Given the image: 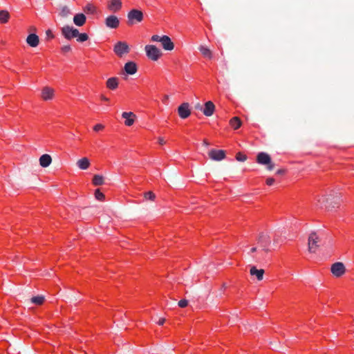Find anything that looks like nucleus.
<instances>
[{
	"label": "nucleus",
	"mask_w": 354,
	"mask_h": 354,
	"mask_svg": "<svg viewBox=\"0 0 354 354\" xmlns=\"http://www.w3.org/2000/svg\"><path fill=\"white\" fill-rule=\"evenodd\" d=\"M321 239L315 232L310 233L308 238V250L310 253H315L320 247Z\"/></svg>",
	"instance_id": "obj_1"
},
{
	"label": "nucleus",
	"mask_w": 354,
	"mask_h": 354,
	"mask_svg": "<svg viewBox=\"0 0 354 354\" xmlns=\"http://www.w3.org/2000/svg\"><path fill=\"white\" fill-rule=\"evenodd\" d=\"M144 18L143 12L137 9L130 10L127 14V24L133 26L137 23H140Z\"/></svg>",
	"instance_id": "obj_2"
},
{
	"label": "nucleus",
	"mask_w": 354,
	"mask_h": 354,
	"mask_svg": "<svg viewBox=\"0 0 354 354\" xmlns=\"http://www.w3.org/2000/svg\"><path fill=\"white\" fill-rule=\"evenodd\" d=\"M340 200V194L338 193H333L328 196H323L322 203H326V207L328 209H333L335 205L339 204Z\"/></svg>",
	"instance_id": "obj_3"
},
{
	"label": "nucleus",
	"mask_w": 354,
	"mask_h": 354,
	"mask_svg": "<svg viewBox=\"0 0 354 354\" xmlns=\"http://www.w3.org/2000/svg\"><path fill=\"white\" fill-rule=\"evenodd\" d=\"M145 50L147 57L152 61H157L162 55L161 50L154 45H147Z\"/></svg>",
	"instance_id": "obj_4"
},
{
	"label": "nucleus",
	"mask_w": 354,
	"mask_h": 354,
	"mask_svg": "<svg viewBox=\"0 0 354 354\" xmlns=\"http://www.w3.org/2000/svg\"><path fill=\"white\" fill-rule=\"evenodd\" d=\"M257 162L263 165H267V169L272 171L274 168V164L272 162L270 156L265 152H260L257 156Z\"/></svg>",
	"instance_id": "obj_5"
},
{
	"label": "nucleus",
	"mask_w": 354,
	"mask_h": 354,
	"mask_svg": "<svg viewBox=\"0 0 354 354\" xmlns=\"http://www.w3.org/2000/svg\"><path fill=\"white\" fill-rule=\"evenodd\" d=\"M129 51V46L125 41H118L113 46V52L119 57H122L124 55L128 54Z\"/></svg>",
	"instance_id": "obj_6"
},
{
	"label": "nucleus",
	"mask_w": 354,
	"mask_h": 354,
	"mask_svg": "<svg viewBox=\"0 0 354 354\" xmlns=\"http://www.w3.org/2000/svg\"><path fill=\"white\" fill-rule=\"evenodd\" d=\"M257 241L260 247L262 248V250L266 252H268L270 251L269 245L271 243V241L268 234L263 232L260 233L258 236Z\"/></svg>",
	"instance_id": "obj_7"
},
{
	"label": "nucleus",
	"mask_w": 354,
	"mask_h": 354,
	"mask_svg": "<svg viewBox=\"0 0 354 354\" xmlns=\"http://www.w3.org/2000/svg\"><path fill=\"white\" fill-rule=\"evenodd\" d=\"M62 35L68 40L77 37L79 35V30L73 26H65L62 28Z\"/></svg>",
	"instance_id": "obj_8"
},
{
	"label": "nucleus",
	"mask_w": 354,
	"mask_h": 354,
	"mask_svg": "<svg viewBox=\"0 0 354 354\" xmlns=\"http://www.w3.org/2000/svg\"><path fill=\"white\" fill-rule=\"evenodd\" d=\"M332 274L336 277H340L346 272V268L343 263L336 262L330 268Z\"/></svg>",
	"instance_id": "obj_9"
},
{
	"label": "nucleus",
	"mask_w": 354,
	"mask_h": 354,
	"mask_svg": "<svg viewBox=\"0 0 354 354\" xmlns=\"http://www.w3.org/2000/svg\"><path fill=\"white\" fill-rule=\"evenodd\" d=\"M209 158L214 161H221L225 158V151L212 149L208 152Z\"/></svg>",
	"instance_id": "obj_10"
},
{
	"label": "nucleus",
	"mask_w": 354,
	"mask_h": 354,
	"mask_svg": "<svg viewBox=\"0 0 354 354\" xmlns=\"http://www.w3.org/2000/svg\"><path fill=\"white\" fill-rule=\"evenodd\" d=\"M104 23L106 27L115 29L119 26L120 20L115 15H109L105 19Z\"/></svg>",
	"instance_id": "obj_11"
},
{
	"label": "nucleus",
	"mask_w": 354,
	"mask_h": 354,
	"mask_svg": "<svg viewBox=\"0 0 354 354\" xmlns=\"http://www.w3.org/2000/svg\"><path fill=\"white\" fill-rule=\"evenodd\" d=\"M189 107V104L187 102H184L178 106V113L180 118L185 119L190 115L191 111Z\"/></svg>",
	"instance_id": "obj_12"
},
{
	"label": "nucleus",
	"mask_w": 354,
	"mask_h": 354,
	"mask_svg": "<svg viewBox=\"0 0 354 354\" xmlns=\"http://www.w3.org/2000/svg\"><path fill=\"white\" fill-rule=\"evenodd\" d=\"M55 96V90L53 88L45 86L41 92V97L44 101H48L53 99Z\"/></svg>",
	"instance_id": "obj_13"
},
{
	"label": "nucleus",
	"mask_w": 354,
	"mask_h": 354,
	"mask_svg": "<svg viewBox=\"0 0 354 354\" xmlns=\"http://www.w3.org/2000/svg\"><path fill=\"white\" fill-rule=\"evenodd\" d=\"M161 45L165 50H172L174 48V44L169 37L167 35L162 36Z\"/></svg>",
	"instance_id": "obj_14"
},
{
	"label": "nucleus",
	"mask_w": 354,
	"mask_h": 354,
	"mask_svg": "<svg viewBox=\"0 0 354 354\" xmlns=\"http://www.w3.org/2000/svg\"><path fill=\"white\" fill-rule=\"evenodd\" d=\"M215 111V106L212 101L205 102V107L203 108V113L205 116L209 117L214 114Z\"/></svg>",
	"instance_id": "obj_15"
},
{
	"label": "nucleus",
	"mask_w": 354,
	"mask_h": 354,
	"mask_svg": "<svg viewBox=\"0 0 354 354\" xmlns=\"http://www.w3.org/2000/svg\"><path fill=\"white\" fill-rule=\"evenodd\" d=\"M122 117L125 119V125L130 127L134 123L136 115L133 112H123Z\"/></svg>",
	"instance_id": "obj_16"
},
{
	"label": "nucleus",
	"mask_w": 354,
	"mask_h": 354,
	"mask_svg": "<svg viewBox=\"0 0 354 354\" xmlns=\"http://www.w3.org/2000/svg\"><path fill=\"white\" fill-rule=\"evenodd\" d=\"M107 8L110 11L116 12L121 9L122 1L121 0H110Z\"/></svg>",
	"instance_id": "obj_17"
},
{
	"label": "nucleus",
	"mask_w": 354,
	"mask_h": 354,
	"mask_svg": "<svg viewBox=\"0 0 354 354\" xmlns=\"http://www.w3.org/2000/svg\"><path fill=\"white\" fill-rule=\"evenodd\" d=\"M124 69L125 72L129 75H133L135 74L137 71V65L133 62H128L124 64Z\"/></svg>",
	"instance_id": "obj_18"
},
{
	"label": "nucleus",
	"mask_w": 354,
	"mask_h": 354,
	"mask_svg": "<svg viewBox=\"0 0 354 354\" xmlns=\"http://www.w3.org/2000/svg\"><path fill=\"white\" fill-rule=\"evenodd\" d=\"M26 42L31 47H37L39 43V38L36 34L32 33L27 37Z\"/></svg>",
	"instance_id": "obj_19"
},
{
	"label": "nucleus",
	"mask_w": 354,
	"mask_h": 354,
	"mask_svg": "<svg viewBox=\"0 0 354 354\" xmlns=\"http://www.w3.org/2000/svg\"><path fill=\"white\" fill-rule=\"evenodd\" d=\"M86 17L83 13H77L73 17V23L77 26H82L85 24Z\"/></svg>",
	"instance_id": "obj_20"
},
{
	"label": "nucleus",
	"mask_w": 354,
	"mask_h": 354,
	"mask_svg": "<svg viewBox=\"0 0 354 354\" xmlns=\"http://www.w3.org/2000/svg\"><path fill=\"white\" fill-rule=\"evenodd\" d=\"M264 272L263 269H257L255 266H251L250 270V274L252 276H255L258 281H261L263 279Z\"/></svg>",
	"instance_id": "obj_21"
},
{
	"label": "nucleus",
	"mask_w": 354,
	"mask_h": 354,
	"mask_svg": "<svg viewBox=\"0 0 354 354\" xmlns=\"http://www.w3.org/2000/svg\"><path fill=\"white\" fill-rule=\"evenodd\" d=\"M39 165L42 167H48L51 164V162H52V158L48 154H43L39 158Z\"/></svg>",
	"instance_id": "obj_22"
},
{
	"label": "nucleus",
	"mask_w": 354,
	"mask_h": 354,
	"mask_svg": "<svg viewBox=\"0 0 354 354\" xmlns=\"http://www.w3.org/2000/svg\"><path fill=\"white\" fill-rule=\"evenodd\" d=\"M71 14V9L69 6L64 5L59 7V15L62 18H68Z\"/></svg>",
	"instance_id": "obj_23"
},
{
	"label": "nucleus",
	"mask_w": 354,
	"mask_h": 354,
	"mask_svg": "<svg viewBox=\"0 0 354 354\" xmlns=\"http://www.w3.org/2000/svg\"><path fill=\"white\" fill-rule=\"evenodd\" d=\"M77 166L79 167V169L85 170L87 169L90 166V161L89 160L84 157L80 160H78L76 162Z\"/></svg>",
	"instance_id": "obj_24"
},
{
	"label": "nucleus",
	"mask_w": 354,
	"mask_h": 354,
	"mask_svg": "<svg viewBox=\"0 0 354 354\" xmlns=\"http://www.w3.org/2000/svg\"><path fill=\"white\" fill-rule=\"evenodd\" d=\"M106 87L111 90H115L118 86V79L117 77L109 78L106 83Z\"/></svg>",
	"instance_id": "obj_25"
},
{
	"label": "nucleus",
	"mask_w": 354,
	"mask_h": 354,
	"mask_svg": "<svg viewBox=\"0 0 354 354\" xmlns=\"http://www.w3.org/2000/svg\"><path fill=\"white\" fill-rule=\"evenodd\" d=\"M198 50L204 57H207L209 59H211L212 57V51L207 47L201 46L198 48Z\"/></svg>",
	"instance_id": "obj_26"
},
{
	"label": "nucleus",
	"mask_w": 354,
	"mask_h": 354,
	"mask_svg": "<svg viewBox=\"0 0 354 354\" xmlns=\"http://www.w3.org/2000/svg\"><path fill=\"white\" fill-rule=\"evenodd\" d=\"M10 18V14L7 10H2L0 11V23L5 24L8 22Z\"/></svg>",
	"instance_id": "obj_27"
},
{
	"label": "nucleus",
	"mask_w": 354,
	"mask_h": 354,
	"mask_svg": "<svg viewBox=\"0 0 354 354\" xmlns=\"http://www.w3.org/2000/svg\"><path fill=\"white\" fill-rule=\"evenodd\" d=\"M230 124L234 129H237L241 127L242 123L239 118L234 117L230 120Z\"/></svg>",
	"instance_id": "obj_28"
},
{
	"label": "nucleus",
	"mask_w": 354,
	"mask_h": 354,
	"mask_svg": "<svg viewBox=\"0 0 354 354\" xmlns=\"http://www.w3.org/2000/svg\"><path fill=\"white\" fill-rule=\"evenodd\" d=\"M45 301V297L43 295H37L31 298L30 301L36 305H41Z\"/></svg>",
	"instance_id": "obj_29"
},
{
	"label": "nucleus",
	"mask_w": 354,
	"mask_h": 354,
	"mask_svg": "<svg viewBox=\"0 0 354 354\" xmlns=\"http://www.w3.org/2000/svg\"><path fill=\"white\" fill-rule=\"evenodd\" d=\"M83 10L87 14H95L96 12V7L91 4L87 3L84 8Z\"/></svg>",
	"instance_id": "obj_30"
},
{
	"label": "nucleus",
	"mask_w": 354,
	"mask_h": 354,
	"mask_svg": "<svg viewBox=\"0 0 354 354\" xmlns=\"http://www.w3.org/2000/svg\"><path fill=\"white\" fill-rule=\"evenodd\" d=\"M93 183L95 186L102 185L104 184V178L101 175L96 174L93 176Z\"/></svg>",
	"instance_id": "obj_31"
},
{
	"label": "nucleus",
	"mask_w": 354,
	"mask_h": 354,
	"mask_svg": "<svg viewBox=\"0 0 354 354\" xmlns=\"http://www.w3.org/2000/svg\"><path fill=\"white\" fill-rule=\"evenodd\" d=\"M77 41H79V42H84V41H86V40H88V36L85 32H84V33H80L79 32V35H77Z\"/></svg>",
	"instance_id": "obj_32"
},
{
	"label": "nucleus",
	"mask_w": 354,
	"mask_h": 354,
	"mask_svg": "<svg viewBox=\"0 0 354 354\" xmlns=\"http://www.w3.org/2000/svg\"><path fill=\"white\" fill-rule=\"evenodd\" d=\"M144 197L146 200L153 201L156 198V195L152 192L149 191L144 194Z\"/></svg>",
	"instance_id": "obj_33"
},
{
	"label": "nucleus",
	"mask_w": 354,
	"mask_h": 354,
	"mask_svg": "<svg viewBox=\"0 0 354 354\" xmlns=\"http://www.w3.org/2000/svg\"><path fill=\"white\" fill-rule=\"evenodd\" d=\"M95 197L98 201H103L104 199V194L97 189L95 192Z\"/></svg>",
	"instance_id": "obj_34"
},
{
	"label": "nucleus",
	"mask_w": 354,
	"mask_h": 354,
	"mask_svg": "<svg viewBox=\"0 0 354 354\" xmlns=\"http://www.w3.org/2000/svg\"><path fill=\"white\" fill-rule=\"evenodd\" d=\"M236 159L239 162H244L247 160V156L241 152H239L236 155Z\"/></svg>",
	"instance_id": "obj_35"
},
{
	"label": "nucleus",
	"mask_w": 354,
	"mask_h": 354,
	"mask_svg": "<svg viewBox=\"0 0 354 354\" xmlns=\"http://www.w3.org/2000/svg\"><path fill=\"white\" fill-rule=\"evenodd\" d=\"M178 305L180 308H185L188 305V301L187 299H181L178 301Z\"/></svg>",
	"instance_id": "obj_36"
},
{
	"label": "nucleus",
	"mask_w": 354,
	"mask_h": 354,
	"mask_svg": "<svg viewBox=\"0 0 354 354\" xmlns=\"http://www.w3.org/2000/svg\"><path fill=\"white\" fill-rule=\"evenodd\" d=\"M151 41H159L160 42L162 41V36H159L158 35H154L151 38Z\"/></svg>",
	"instance_id": "obj_37"
},
{
	"label": "nucleus",
	"mask_w": 354,
	"mask_h": 354,
	"mask_svg": "<svg viewBox=\"0 0 354 354\" xmlns=\"http://www.w3.org/2000/svg\"><path fill=\"white\" fill-rule=\"evenodd\" d=\"M66 297L71 301H76L77 299V297L75 295H67Z\"/></svg>",
	"instance_id": "obj_38"
},
{
	"label": "nucleus",
	"mask_w": 354,
	"mask_h": 354,
	"mask_svg": "<svg viewBox=\"0 0 354 354\" xmlns=\"http://www.w3.org/2000/svg\"><path fill=\"white\" fill-rule=\"evenodd\" d=\"M62 50L64 53H68L71 50V48L69 45H66L62 48Z\"/></svg>",
	"instance_id": "obj_39"
},
{
	"label": "nucleus",
	"mask_w": 354,
	"mask_h": 354,
	"mask_svg": "<svg viewBox=\"0 0 354 354\" xmlns=\"http://www.w3.org/2000/svg\"><path fill=\"white\" fill-rule=\"evenodd\" d=\"M103 128H104V126H103L102 124H96V125H95V126H94L93 129H94V131H100V130L103 129Z\"/></svg>",
	"instance_id": "obj_40"
},
{
	"label": "nucleus",
	"mask_w": 354,
	"mask_h": 354,
	"mask_svg": "<svg viewBox=\"0 0 354 354\" xmlns=\"http://www.w3.org/2000/svg\"><path fill=\"white\" fill-rule=\"evenodd\" d=\"M274 183V179L273 178H268L266 180V184L269 186H271Z\"/></svg>",
	"instance_id": "obj_41"
},
{
	"label": "nucleus",
	"mask_w": 354,
	"mask_h": 354,
	"mask_svg": "<svg viewBox=\"0 0 354 354\" xmlns=\"http://www.w3.org/2000/svg\"><path fill=\"white\" fill-rule=\"evenodd\" d=\"M46 35L48 38H53L54 35L50 30H47L46 31Z\"/></svg>",
	"instance_id": "obj_42"
},
{
	"label": "nucleus",
	"mask_w": 354,
	"mask_h": 354,
	"mask_svg": "<svg viewBox=\"0 0 354 354\" xmlns=\"http://www.w3.org/2000/svg\"><path fill=\"white\" fill-rule=\"evenodd\" d=\"M195 109H197V110H200V111H202L203 110V108L202 106V105L200 104V103H197L196 105H195Z\"/></svg>",
	"instance_id": "obj_43"
},
{
	"label": "nucleus",
	"mask_w": 354,
	"mask_h": 354,
	"mask_svg": "<svg viewBox=\"0 0 354 354\" xmlns=\"http://www.w3.org/2000/svg\"><path fill=\"white\" fill-rule=\"evenodd\" d=\"M286 172V170L283 169H278L276 172L277 174L278 175H283Z\"/></svg>",
	"instance_id": "obj_44"
},
{
	"label": "nucleus",
	"mask_w": 354,
	"mask_h": 354,
	"mask_svg": "<svg viewBox=\"0 0 354 354\" xmlns=\"http://www.w3.org/2000/svg\"><path fill=\"white\" fill-rule=\"evenodd\" d=\"M165 318H161V319H159V321H158V324L159 325H163V324L165 323Z\"/></svg>",
	"instance_id": "obj_45"
},
{
	"label": "nucleus",
	"mask_w": 354,
	"mask_h": 354,
	"mask_svg": "<svg viewBox=\"0 0 354 354\" xmlns=\"http://www.w3.org/2000/svg\"><path fill=\"white\" fill-rule=\"evenodd\" d=\"M203 144L206 147H208L210 145L209 142L207 140H204Z\"/></svg>",
	"instance_id": "obj_46"
},
{
	"label": "nucleus",
	"mask_w": 354,
	"mask_h": 354,
	"mask_svg": "<svg viewBox=\"0 0 354 354\" xmlns=\"http://www.w3.org/2000/svg\"><path fill=\"white\" fill-rule=\"evenodd\" d=\"M158 142H159V143H160V145H164V144H165V140H163V138H159V139H158Z\"/></svg>",
	"instance_id": "obj_47"
},
{
	"label": "nucleus",
	"mask_w": 354,
	"mask_h": 354,
	"mask_svg": "<svg viewBox=\"0 0 354 354\" xmlns=\"http://www.w3.org/2000/svg\"><path fill=\"white\" fill-rule=\"evenodd\" d=\"M101 99L102 100H104V101H108L109 100V99L106 97H105L104 95H102L101 96Z\"/></svg>",
	"instance_id": "obj_48"
},
{
	"label": "nucleus",
	"mask_w": 354,
	"mask_h": 354,
	"mask_svg": "<svg viewBox=\"0 0 354 354\" xmlns=\"http://www.w3.org/2000/svg\"><path fill=\"white\" fill-rule=\"evenodd\" d=\"M256 251H257V248H256V247H253V248H251V250H250V252H256Z\"/></svg>",
	"instance_id": "obj_49"
}]
</instances>
